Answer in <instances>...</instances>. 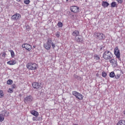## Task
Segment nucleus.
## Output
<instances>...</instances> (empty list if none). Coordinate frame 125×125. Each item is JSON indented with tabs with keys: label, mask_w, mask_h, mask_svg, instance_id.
<instances>
[{
	"label": "nucleus",
	"mask_w": 125,
	"mask_h": 125,
	"mask_svg": "<svg viewBox=\"0 0 125 125\" xmlns=\"http://www.w3.org/2000/svg\"><path fill=\"white\" fill-rule=\"evenodd\" d=\"M105 46H102L101 47V50H104V52L103 55V57L105 60H110L113 58V54L110 51H105Z\"/></svg>",
	"instance_id": "nucleus-1"
},
{
	"label": "nucleus",
	"mask_w": 125,
	"mask_h": 125,
	"mask_svg": "<svg viewBox=\"0 0 125 125\" xmlns=\"http://www.w3.org/2000/svg\"><path fill=\"white\" fill-rule=\"evenodd\" d=\"M26 68H27L28 70H37L38 68V65L36 63L29 62L27 63Z\"/></svg>",
	"instance_id": "nucleus-2"
},
{
	"label": "nucleus",
	"mask_w": 125,
	"mask_h": 125,
	"mask_svg": "<svg viewBox=\"0 0 125 125\" xmlns=\"http://www.w3.org/2000/svg\"><path fill=\"white\" fill-rule=\"evenodd\" d=\"M95 36L97 38V39H98L100 41H105V39H106L105 35L102 33H95Z\"/></svg>",
	"instance_id": "nucleus-3"
},
{
	"label": "nucleus",
	"mask_w": 125,
	"mask_h": 125,
	"mask_svg": "<svg viewBox=\"0 0 125 125\" xmlns=\"http://www.w3.org/2000/svg\"><path fill=\"white\" fill-rule=\"evenodd\" d=\"M72 94L74 96H75L76 98H77L79 100H83V95L82 94H81L79 92H78L76 91H72Z\"/></svg>",
	"instance_id": "nucleus-4"
},
{
	"label": "nucleus",
	"mask_w": 125,
	"mask_h": 125,
	"mask_svg": "<svg viewBox=\"0 0 125 125\" xmlns=\"http://www.w3.org/2000/svg\"><path fill=\"white\" fill-rule=\"evenodd\" d=\"M21 19V15L19 13H16L13 15L11 17V20L12 21H18Z\"/></svg>",
	"instance_id": "nucleus-5"
},
{
	"label": "nucleus",
	"mask_w": 125,
	"mask_h": 125,
	"mask_svg": "<svg viewBox=\"0 0 125 125\" xmlns=\"http://www.w3.org/2000/svg\"><path fill=\"white\" fill-rule=\"evenodd\" d=\"M51 41V38H48L45 43H44L43 46L47 50H49L51 48V43L49 42Z\"/></svg>",
	"instance_id": "nucleus-6"
},
{
	"label": "nucleus",
	"mask_w": 125,
	"mask_h": 125,
	"mask_svg": "<svg viewBox=\"0 0 125 125\" xmlns=\"http://www.w3.org/2000/svg\"><path fill=\"white\" fill-rule=\"evenodd\" d=\"M33 97L31 95L27 96L24 99V103H26V104H28V103H31L32 101L33 100Z\"/></svg>",
	"instance_id": "nucleus-7"
},
{
	"label": "nucleus",
	"mask_w": 125,
	"mask_h": 125,
	"mask_svg": "<svg viewBox=\"0 0 125 125\" xmlns=\"http://www.w3.org/2000/svg\"><path fill=\"white\" fill-rule=\"evenodd\" d=\"M114 54L116 56V58L118 59H120L121 58V53H120V50L118 47H116L114 49Z\"/></svg>",
	"instance_id": "nucleus-8"
},
{
	"label": "nucleus",
	"mask_w": 125,
	"mask_h": 125,
	"mask_svg": "<svg viewBox=\"0 0 125 125\" xmlns=\"http://www.w3.org/2000/svg\"><path fill=\"white\" fill-rule=\"evenodd\" d=\"M32 86L33 88L35 89H40V88H42V84L41 83L34 82L32 83Z\"/></svg>",
	"instance_id": "nucleus-9"
},
{
	"label": "nucleus",
	"mask_w": 125,
	"mask_h": 125,
	"mask_svg": "<svg viewBox=\"0 0 125 125\" xmlns=\"http://www.w3.org/2000/svg\"><path fill=\"white\" fill-rule=\"evenodd\" d=\"M22 48H25L28 51H30L32 49V46L28 43H24L21 45Z\"/></svg>",
	"instance_id": "nucleus-10"
},
{
	"label": "nucleus",
	"mask_w": 125,
	"mask_h": 125,
	"mask_svg": "<svg viewBox=\"0 0 125 125\" xmlns=\"http://www.w3.org/2000/svg\"><path fill=\"white\" fill-rule=\"evenodd\" d=\"M70 10L73 13H78L79 12V7L77 6H72L70 7Z\"/></svg>",
	"instance_id": "nucleus-11"
},
{
	"label": "nucleus",
	"mask_w": 125,
	"mask_h": 125,
	"mask_svg": "<svg viewBox=\"0 0 125 125\" xmlns=\"http://www.w3.org/2000/svg\"><path fill=\"white\" fill-rule=\"evenodd\" d=\"M110 63H111L112 67L113 68H116L118 66V62H117V61L115 60L114 59H111L109 61Z\"/></svg>",
	"instance_id": "nucleus-12"
},
{
	"label": "nucleus",
	"mask_w": 125,
	"mask_h": 125,
	"mask_svg": "<svg viewBox=\"0 0 125 125\" xmlns=\"http://www.w3.org/2000/svg\"><path fill=\"white\" fill-rule=\"evenodd\" d=\"M1 114H2L4 117H8V116H9V112L4 110L2 111Z\"/></svg>",
	"instance_id": "nucleus-13"
},
{
	"label": "nucleus",
	"mask_w": 125,
	"mask_h": 125,
	"mask_svg": "<svg viewBox=\"0 0 125 125\" xmlns=\"http://www.w3.org/2000/svg\"><path fill=\"white\" fill-rule=\"evenodd\" d=\"M30 114L35 117H39V112L36 110H32L30 111Z\"/></svg>",
	"instance_id": "nucleus-14"
},
{
	"label": "nucleus",
	"mask_w": 125,
	"mask_h": 125,
	"mask_svg": "<svg viewBox=\"0 0 125 125\" xmlns=\"http://www.w3.org/2000/svg\"><path fill=\"white\" fill-rule=\"evenodd\" d=\"M75 40L76 42L81 43V42H83V37L80 36L79 37H76Z\"/></svg>",
	"instance_id": "nucleus-15"
},
{
	"label": "nucleus",
	"mask_w": 125,
	"mask_h": 125,
	"mask_svg": "<svg viewBox=\"0 0 125 125\" xmlns=\"http://www.w3.org/2000/svg\"><path fill=\"white\" fill-rule=\"evenodd\" d=\"M7 64H8V65H15V64H16V61H15L14 60L9 61L7 62Z\"/></svg>",
	"instance_id": "nucleus-16"
},
{
	"label": "nucleus",
	"mask_w": 125,
	"mask_h": 125,
	"mask_svg": "<svg viewBox=\"0 0 125 125\" xmlns=\"http://www.w3.org/2000/svg\"><path fill=\"white\" fill-rule=\"evenodd\" d=\"M102 6H103V7L105 8V7H108L109 6V5H110V4H109V3H108V2L107 1H103L102 2Z\"/></svg>",
	"instance_id": "nucleus-17"
},
{
	"label": "nucleus",
	"mask_w": 125,
	"mask_h": 125,
	"mask_svg": "<svg viewBox=\"0 0 125 125\" xmlns=\"http://www.w3.org/2000/svg\"><path fill=\"white\" fill-rule=\"evenodd\" d=\"M80 35V33L79 32V31L78 30H75L72 33V36H74V37H78Z\"/></svg>",
	"instance_id": "nucleus-18"
},
{
	"label": "nucleus",
	"mask_w": 125,
	"mask_h": 125,
	"mask_svg": "<svg viewBox=\"0 0 125 125\" xmlns=\"http://www.w3.org/2000/svg\"><path fill=\"white\" fill-rule=\"evenodd\" d=\"M117 125H125V120H120Z\"/></svg>",
	"instance_id": "nucleus-19"
},
{
	"label": "nucleus",
	"mask_w": 125,
	"mask_h": 125,
	"mask_svg": "<svg viewBox=\"0 0 125 125\" xmlns=\"http://www.w3.org/2000/svg\"><path fill=\"white\" fill-rule=\"evenodd\" d=\"M49 42H50L51 45H52V47L53 49H54L55 48V44L52 42V39L51 38V40H49Z\"/></svg>",
	"instance_id": "nucleus-20"
},
{
	"label": "nucleus",
	"mask_w": 125,
	"mask_h": 125,
	"mask_svg": "<svg viewBox=\"0 0 125 125\" xmlns=\"http://www.w3.org/2000/svg\"><path fill=\"white\" fill-rule=\"evenodd\" d=\"M10 52L11 53L12 58H14L15 56V54L14 53V51L12 50H10Z\"/></svg>",
	"instance_id": "nucleus-21"
},
{
	"label": "nucleus",
	"mask_w": 125,
	"mask_h": 125,
	"mask_svg": "<svg viewBox=\"0 0 125 125\" xmlns=\"http://www.w3.org/2000/svg\"><path fill=\"white\" fill-rule=\"evenodd\" d=\"M4 121V116L1 114H0V122H3Z\"/></svg>",
	"instance_id": "nucleus-22"
},
{
	"label": "nucleus",
	"mask_w": 125,
	"mask_h": 125,
	"mask_svg": "<svg viewBox=\"0 0 125 125\" xmlns=\"http://www.w3.org/2000/svg\"><path fill=\"white\" fill-rule=\"evenodd\" d=\"M94 57L95 60H100V57L98 55H94Z\"/></svg>",
	"instance_id": "nucleus-23"
},
{
	"label": "nucleus",
	"mask_w": 125,
	"mask_h": 125,
	"mask_svg": "<svg viewBox=\"0 0 125 125\" xmlns=\"http://www.w3.org/2000/svg\"><path fill=\"white\" fill-rule=\"evenodd\" d=\"M115 72H111L109 74V77L110 78H115Z\"/></svg>",
	"instance_id": "nucleus-24"
},
{
	"label": "nucleus",
	"mask_w": 125,
	"mask_h": 125,
	"mask_svg": "<svg viewBox=\"0 0 125 125\" xmlns=\"http://www.w3.org/2000/svg\"><path fill=\"white\" fill-rule=\"evenodd\" d=\"M58 27L59 28H62L63 27V23L61 21H59L58 23Z\"/></svg>",
	"instance_id": "nucleus-25"
},
{
	"label": "nucleus",
	"mask_w": 125,
	"mask_h": 125,
	"mask_svg": "<svg viewBox=\"0 0 125 125\" xmlns=\"http://www.w3.org/2000/svg\"><path fill=\"white\" fill-rule=\"evenodd\" d=\"M111 7H116L117 6V3L116 2H112L111 3Z\"/></svg>",
	"instance_id": "nucleus-26"
},
{
	"label": "nucleus",
	"mask_w": 125,
	"mask_h": 125,
	"mask_svg": "<svg viewBox=\"0 0 125 125\" xmlns=\"http://www.w3.org/2000/svg\"><path fill=\"white\" fill-rule=\"evenodd\" d=\"M25 27L26 28V30L27 31H30L31 30V27H30V26H29V25L28 24H25Z\"/></svg>",
	"instance_id": "nucleus-27"
},
{
	"label": "nucleus",
	"mask_w": 125,
	"mask_h": 125,
	"mask_svg": "<svg viewBox=\"0 0 125 125\" xmlns=\"http://www.w3.org/2000/svg\"><path fill=\"white\" fill-rule=\"evenodd\" d=\"M102 77H103V78H106V77L107 76V73L104 71L102 73Z\"/></svg>",
	"instance_id": "nucleus-28"
},
{
	"label": "nucleus",
	"mask_w": 125,
	"mask_h": 125,
	"mask_svg": "<svg viewBox=\"0 0 125 125\" xmlns=\"http://www.w3.org/2000/svg\"><path fill=\"white\" fill-rule=\"evenodd\" d=\"M114 77L115 79H116V80H119V79H120V78L121 77V74H118L117 75H116Z\"/></svg>",
	"instance_id": "nucleus-29"
},
{
	"label": "nucleus",
	"mask_w": 125,
	"mask_h": 125,
	"mask_svg": "<svg viewBox=\"0 0 125 125\" xmlns=\"http://www.w3.org/2000/svg\"><path fill=\"white\" fill-rule=\"evenodd\" d=\"M13 83V81L11 80H9L7 81V84H12V83Z\"/></svg>",
	"instance_id": "nucleus-30"
},
{
	"label": "nucleus",
	"mask_w": 125,
	"mask_h": 125,
	"mask_svg": "<svg viewBox=\"0 0 125 125\" xmlns=\"http://www.w3.org/2000/svg\"><path fill=\"white\" fill-rule=\"evenodd\" d=\"M25 4H29L30 3V0H24Z\"/></svg>",
	"instance_id": "nucleus-31"
},
{
	"label": "nucleus",
	"mask_w": 125,
	"mask_h": 125,
	"mask_svg": "<svg viewBox=\"0 0 125 125\" xmlns=\"http://www.w3.org/2000/svg\"><path fill=\"white\" fill-rule=\"evenodd\" d=\"M8 92L10 93H12L13 92V89H12V88H9Z\"/></svg>",
	"instance_id": "nucleus-32"
},
{
	"label": "nucleus",
	"mask_w": 125,
	"mask_h": 125,
	"mask_svg": "<svg viewBox=\"0 0 125 125\" xmlns=\"http://www.w3.org/2000/svg\"><path fill=\"white\" fill-rule=\"evenodd\" d=\"M38 117H33V118H32V121H33V122H35V121H38Z\"/></svg>",
	"instance_id": "nucleus-33"
},
{
	"label": "nucleus",
	"mask_w": 125,
	"mask_h": 125,
	"mask_svg": "<svg viewBox=\"0 0 125 125\" xmlns=\"http://www.w3.org/2000/svg\"><path fill=\"white\" fill-rule=\"evenodd\" d=\"M3 96V92H2V90H0V98L2 97Z\"/></svg>",
	"instance_id": "nucleus-34"
},
{
	"label": "nucleus",
	"mask_w": 125,
	"mask_h": 125,
	"mask_svg": "<svg viewBox=\"0 0 125 125\" xmlns=\"http://www.w3.org/2000/svg\"><path fill=\"white\" fill-rule=\"evenodd\" d=\"M56 37H57V38H59V37H60V32H57V34H56Z\"/></svg>",
	"instance_id": "nucleus-35"
},
{
	"label": "nucleus",
	"mask_w": 125,
	"mask_h": 125,
	"mask_svg": "<svg viewBox=\"0 0 125 125\" xmlns=\"http://www.w3.org/2000/svg\"><path fill=\"white\" fill-rule=\"evenodd\" d=\"M116 1H117L118 3H120L121 4H122V3H123V0H116Z\"/></svg>",
	"instance_id": "nucleus-36"
},
{
	"label": "nucleus",
	"mask_w": 125,
	"mask_h": 125,
	"mask_svg": "<svg viewBox=\"0 0 125 125\" xmlns=\"http://www.w3.org/2000/svg\"><path fill=\"white\" fill-rule=\"evenodd\" d=\"M77 80L78 81H79L80 82H81L82 80H83V78L81 77H78V78H77Z\"/></svg>",
	"instance_id": "nucleus-37"
},
{
	"label": "nucleus",
	"mask_w": 125,
	"mask_h": 125,
	"mask_svg": "<svg viewBox=\"0 0 125 125\" xmlns=\"http://www.w3.org/2000/svg\"><path fill=\"white\" fill-rule=\"evenodd\" d=\"M79 76H78V75H76V74H75L74 75V78L75 79H78V78H79Z\"/></svg>",
	"instance_id": "nucleus-38"
},
{
	"label": "nucleus",
	"mask_w": 125,
	"mask_h": 125,
	"mask_svg": "<svg viewBox=\"0 0 125 125\" xmlns=\"http://www.w3.org/2000/svg\"><path fill=\"white\" fill-rule=\"evenodd\" d=\"M15 87H16V85H15V84H13L12 86H11V88L12 89H14L15 88Z\"/></svg>",
	"instance_id": "nucleus-39"
},
{
	"label": "nucleus",
	"mask_w": 125,
	"mask_h": 125,
	"mask_svg": "<svg viewBox=\"0 0 125 125\" xmlns=\"http://www.w3.org/2000/svg\"><path fill=\"white\" fill-rule=\"evenodd\" d=\"M17 1H18V2H20V1H21V0H17Z\"/></svg>",
	"instance_id": "nucleus-40"
},
{
	"label": "nucleus",
	"mask_w": 125,
	"mask_h": 125,
	"mask_svg": "<svg viewBox=\"0 0 125 125\" xmlns=\"http://www.w3.org/2000/svg\"><path fill=\"white\" fill-rule=\"evenodd\" d=\"M2 56H5V54H3Z\"/></svg>",
	"instance_id": "nucleus-41"
},
{
	"label": "nucleus",
	"mask_w": 125,
	"mask_h": 125,
	"mask_svg": "<svg viewBox=\"0 0 125 125\" xmlns=\"http://www.w3.org/2000/svg\"><path fill=\"white\" fill-rule=\"evenodd\" d=\"M66 1H69V0H66Z\"/></svg>",
	"instance_id": "nucleus-42"
}]
</instances>
